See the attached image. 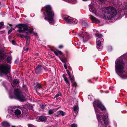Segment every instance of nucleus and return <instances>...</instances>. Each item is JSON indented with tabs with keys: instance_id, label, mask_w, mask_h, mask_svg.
Wrapping results in <instances>:
<instances>
[{
	"instance_id": "nucleus-1",
	"label": "nucleus",
	"mask_w": 127,
	"mask_h": 127,
	"mask_svg": "<svg viewBox=\"0 0 127 127\" xmlns=\"http://www.w3.org/2000/svg\"><path fill=\"white\" fill-rule=\"evenodd\" d=\"M102 16L106 19H110L116 14L117 11L114 8L111 6L103 8L102 9Z\"/></svg>"
},
{
	"instance_id": "nucleus-2",
	"label": "nucleus",
	"mask_w": 127,
	"mask_h": 127,
	"mask_svg": "<svg viewBox=\"0 0 127 127\" xmlns=\"http://www.w3.org/2000/svg\"><path fill=\"white\" fill-rule=\"evenodd\" d=\"M43 9L46 13V15L45 13H43L45 16L44 18L45 20H47L51 25L54 24L55 23V21L53 19L54 13L52 11L50 6V5H46L44 7Z\"/></svg>"
},
{
	"instance_id": "nucleus-3",
	"label": "nucleus",
	"mask_w": 127,
	"mask_h": 127,
	"mask_svg": "<svg viewBox=\"0 0 127 127\" xmlns=\"http://www.w3.org/2000/svg\"><path fill=\"white\" fill-rule=\"evenodd\" d=\"M125 65L124 62L121 57H120L116 61L115 64V70L117 74H123L125 73L123 69Z\"/></svg>"
},
{
	"instance_id": "nucleus-4",
	"label": "nucleus",
	"mask_w": 127,
	"mask_h": 127,
	"mask_svg": "<svg viewBox=\"0 0 127 127\" xmlns=\"http://www.w3.org/2000/svg\"><path fill=\"white\" fill-rule=\"evenodd\" d=\"M94 31L95 32H96L95 35L96 37H98L97 39V40H98L96 42L97 48L99 51H100L102 50V46L101 45V41H102V40H103V39L101 37L102 35V34H100L96 30H95Z\"/></svg>"
},
{
	"instance_id": "nucleus-5",
	"label": "nucleus",
	"mask_w": 127,
	"mask_h": 127,
	"mask_svg": "<svg viewBox=\"0 0 127 127\" xmlns=\"http://www.w3.org/2000/svg\"><path fill=\"white\" fill-rule=\"evenodd\" d=\"M11 66L6 63H3L0 65V72L5 74L10 72Z\"/></svg>"
},
{
	"instance_id": "nucleus-6",
	"label": "nucleus",
	"mask_w": 127,
	"mask_h": 127,
	"mask_svg": "<svg viewBox=\"0 0 127 127\" xmlns=\"http://www.w3.org/2000/svg\"><path fill=\"white\" fill-rule=\"evenodd\" d=\"M18 31L20 33L26 32L27 34L31 33L32 31L28 29V26L25 24H21L19 25Z\"/></svg>"
},
{
	"instance_id": "nucleus-7",
	"label": "nucleus",
	"mask_w": 127,
	"mask_h": 127,
	"mask_svg": "<svg viewBox=\"0 0 127 127\" xmlns=\"http://www.w3.org/2000/svg\"><path fill=\"white\" fill-rule=\"evenodd\" d=\"M14 94L17 99L23 102L25 100L24 96L19 89H15Z\"/></svg>"
},
{
	"instance_id": "nucleus-8",
	"label": "nucleus",
	"mask_w": 127,
	"mask_h": 127,
	"mask_svg": "<svg viewBox=\"0 0 127 127\" xmlns=\"http://www.w3.org/2000/svg\"><path fill=\"white\" fill-rule=\"evenodd\" d=\"M79 38L84 42H87L89 39V35L87 32H80L79 34Z\"/></svg>"
},
{
	"instance_id": "nucleus-9",
	"label": "nucleus",
	"mask_w": 127,
	"mask_h": 127,
	"mask_svg": "<svg viewBox=\"0 0 127 127\" xmlns=\"http://www.w3.org/2000/svg\"><path fill=\"white\" fill-rule=\"evenodd\" d=\"M64 19L66 22L68 24H76L78 21L75 19H74L68 16H66L63 18Z\"/></svg>"
},
{
	"instance_id": "nucleus-10",
	"label": "nucleus",
	"mask_w": 127,
	"mask_h": 127,
	"mask_svg": "<svg viewBox=\"0 0 127 127\" xmlns=\"http://www.w3.org/2000/svg\"><path fill=\"white\" fill-rule=\"evenodd\" d=\"M89 8L90 11L94 13L96 15H99L100 14L97 8V7L94 5L92 4L89 5Z\"/></svg>"
},
{
	"instance_id": "nucleus-11",
	"label": "nucleus",
	"mask_w": 127,
	"mask_h": 127,
	"mask_svg": "<svg viewBox=\"0 0 127 127\" xmlns=\"http://www.w3.org/2000/svg\"><path fill=\"white\" fill-rule=\"evenodd\" d=\"M89 16L90 17V19L93 23H97L100 22V21L98 19L92 15H89Z\"/></svg>"
},
{
	"instance_id": "nucleus-12",
	"label": "nucleus",
	"mask_w": 127,
	"mask_h": 127,
	"mask_svg": "<svg viewBox=\"0 0 127 127\" xmlns=\"http://www.w3.org/2000/svg\"><path fill=\"white\" fill-rule=\"evenodd\" d=\"M43 68L41 65H38L35 69V73L37 74L40 73L41 72Z\"/></svg>"
},
{
	"instance_id": "nucleus-13",
	"label": "nucleus",
	"mask_w": 127,
	"mask_h": 127,
	"mask_svg": "<svg viewBox=\"0 0 127 127\" xmlns=\"http://www.w3.org/2000/svg\"><path fill=\"white\" fill-rule=\"evenodd\" d=\"M66 114V113L65 112L62 111L60 110L57 112V115H56V116L57 117L60 115H61L63 116Z\"/></svg>"
},
{
	"instance_id": "nucleus-14",
	"label": "nucleus",
	"mask_w": 127,
	"mask_h": 127,
	"mask_svg": "<svg viewBox=\"0 0 127 127\" xmlns=\"http://www.w3.org/2000/svg\"><path fill=\"white\" fill-rule=\"evenodd\" d=\"M14 113L16 116L18 117H19V116L21 114V112L20 110L17 109L15 110Z\"/></svg>"
},
{
	"instance_id": "nucleus-15",
	"label": "nucleus",
	"mask_w": 127,
	"mask_h": 127,
	"mask_svg": "<svg viewBox=\"0 0 127 127\" xmlns=\"http://www.w3.org/2000/svg\"><path fill=\"white\" fill-rule=\"evenodd\" d=\"M2 125L4 127H9L10 124L8 122L6 121H3L1 123Z\"/></svg>"
},
{
	"instance_id": "nucleus-16",
	"label": "nucleus",
	"mask_w": 127,
	"mask_h": 127,
	"mask_svg": "<svg viewBox=\"0 0 127 127\" xmlns=\"http://www.w3.org/2000/svg\"><path fill=\"white\" fill-rule=\"evenodd\" d=\"M51 51L53 52L55 54V55H56L57 56L59 55H63V54L62 52L59 51H54L53 50H51Z\"/></svg>"
},
{
	"instance_id": "nucleus-17",
	"label": "nucleus",
	"mask_w": 127,
	"mask_h": 127,
	"mask_svg": "<svg viewBox=\"0 0 127 127\" xmlns=\"http://www.w3.org/2000/svg\"><path fill=\"white\" fill-rule=\"evenodd\" d=\"M23 115L25 116V117L27 116L28 114V112L27 110L25 108H23L22 109Z\"/></svg>"
},
{
	"instance_id": "nucleus-18",
	"label": "nucleus",
	"mask_w": 127,
	"mask_h": 127,
	"mask_svg": "<svg viewBox=\"0 0 127 127\" xmlns=\"http://www.w3.org/2000/svg\"><path fill=\"white\" fill-rule=\"evenodd\" d=\"M60 107H59L56 109H50L48 111L49 115H51L54 112L56 111Z\"/></svg>"
},
{
	"instance_id": "nucleus-19",
	"label": "nucleus",
	"mask_w": 127,
	"mask_h": 127,
	"mask_svg": "<svg viewBox=\"0 0 127 127\" xmlns=\"http://www.w3.org/2000/svg\"><path fill=\"white\" fill-rule=\"evenodd\" d=\"M39 119L40 121H45L47 119V118L45 116H43L39 117Z\"/></svg>"
},
{
	"instance_id": "nucleus-20",
	"label": "nucleus",
	"mask_w": 127,
	"mask_h": 127,
	"mask_svg": "<svg viewBox=\"0 0 127 127\" xmlns=\"http://www.w3.org/2000/svg\"><path fill=\"white\" fill-rule=\"evenodd\" d=\"M11 56H9L6 59V61L7 63L10 64L11 63Z\"/></svg>"
},
{
	"instance_id": "nucleus-21",
	"label": "nucleus",
	"mask_w": 127,
	"mask_h": 127,
	"mask_svg": "<svg viewBox=\"0 0 127 127\" xmlns=\"http://www.w3.org/2000/svg\"><path fill=\"white\" fill-rule=\"evenodd\" d=\"M26 39V45L28 46L30 42V38L29 36H26L25 37Z\"/></svg>"
},
{
	"instance_id": "nucleus-22",
	"label": "nucleus",
	"mask_w": 127,
	"mask_h": 127,
	"mask_svg": "<svg viewBox=\"0 0 127 127\" xmlns=\"http://www.w3.org/2000/svg\"><path fill=\"white\" fill-rule=\"evenodd\" d=\"M6 53L3 51V50H0V56H7L5 54Z\"/></svg>"
},
{
	"instance_id": "nucleus-23",
	"label": "nucleus",
	"mask_w": 127,
	"mask_h": 127,
	"mask_svg": "<svg viewBox=\"0 0 127 127\" xmlns=\"http://www.w3.org/2000/svg\"><path fill=\"white\" fill-rule=\"evenodd\" d=\"M35 87L36 90H37L41 88V86L39 84L37 83Z\"/></svg>"
},
{
	"instance_id": "nucleus-24",
	"label": "nucleus",
	"mask_w": 127,
	"mask_h": 127,
	"mask_svg": "<svg viewBox=\"0 0 127 127\" xmlns=\"http://www.w3.org/2000/svg\"><path fill=\"white\" fill-rule=\"evenodd\" d=\"M63 77L64 78V80L66 83H68V80L67 78L66 77V76L64 74H63Z\"/></svg>"
},
{
	"instance_id": "nucleus-25",
	"label": "nucleus",
	"mask_w": 127,
	"mask_h": 127,
	"mask_svg": "<svg viewBox=\"0 0 127 127\" xmlns=\"http://www.w3.org/2000/svg\"><path fill=\"white\" fill-rule=\"evenodd\" d=\"M82 26L83 27H87L88 26L87 24L85 21H83L82 22Z\"/></svg>"
},
{
	"instance_id": "nucleus-26",
	"label": "nucleus",
	"mask_w": 127,
	"mask_h": 127,
	"mask_svg": "<svg viewBox=\"0 0 127 127\" xmlns=\"http://www.w3.org/2000/svg\"><path fill=\"white\" fill-rule=\"evenodd\" d=\"M69 76L70 79V80L71 82H72L73 81H74V78L73 75H70V76Z\"/></svg>"
},
{
	"instance_id": "nucleus-27",
	"label": "nucleus",
	"mask_w": 127,
	"mask_h": 127,
	"mask_svg": "<svg viewBox=\"0 0 127 127\" xmlns=\"http://www.w3.org/2000/svg\"><path fill=\"white\" fill-rule=\"evenodd\" d=\"M78 107L77 106H75L73 107V110L75 113H76L78 110Z\"/></svg>"
},
{
	"instance_id": "nucleus-28",
	"label": "nucleus",
	"mask_w": 127,
	"mask_h": 127,
	"mask_svg": "<svg viewBox=\"0 0 127 127\" xmlns=\"http://www.w3.org/2000/svg\"><path fill=\"white\" fill-rule=\"evenodd\" d=\"M19 81L17 79H15L13 83L15 84H18L19 83Z\"/></svg>"
},
{
	"instance_id": "nucleus-29",
	"label": "nucleus",
	"mask_w": 127,
	"mask_h": 127,
	"mask_svg": "<svg viewBox=\"0 0 127 127\" xmlns=\"http://www.w3.org/2000/svg\"><path fill=\"white\" fill-rule=\"evenodd\" d=\"M17 35L18 36H19L22 38H23L24 37H25L26 36H25L24 35L21 34H17Z\"/></svg>"
},
{
	"instance_id": "nucleus-30",
	"label": "nucleus",
	"mask_w": 127,
	"mask_h": 127,
	"mask_svg": "<svg viewBox=\"0 0 127 127\" xmlns=\"http://www.w3.org/2000/svg\"><path fill=\"white\" fill-rule=\"evenodd\" d=\"M71 82H72V85L73 86L75 87L77 85V84L74 81Z\"/></svg>"
},
{
	"instance_id": "nucleus-31",
	"label": "nucleus",
	"mask_w": 127,
	"mask_h": 127,
	"mask_svg": "<svg viewBox=\"0 0 127 127\" xmlns=\"http://www.w3.org/2000/svg\"><path fill=\"white\" fill-rule=\"evenodd\" d=\"M60 57V56H59V57L60 59H61L63 63H65L66 61V59H63L62 58Z\"/></svg>"
},
{
	"instance_id": "nucleus-32",
	"label": "nucleus",
	"mask_w": 127,
	"mask_h": 127,
	"mask_svg": "<svg viewBox=\"0 0 127 127\" xmlns=\"http://www.w3.org/2000/svg\"><path fill=\"white\" fill-rule=\"evenodd\" d=\"M70 126L71 127H77V125L75 124H73L71 125Z\"/></svg>"
},
{
	"instance_id": "nucleus-33",
	"label": "nucleus",
	"mask_w": 127,
	"mask_h": 127,
	"mask_svg": "<svg viewBox=\"0 0 127 127\" xmlns=\"http://www.w3.org/2000/svg\"><path fill=\"white\" fill-rule=\"evenodd\" d=\"M122 77L124 78H127V75H126L125 74L122 75Z\"/></svg>"
},
{
	"instance_id": "nucleus-34",
	"label": "nucleus",
	"mask_w": 127,
	"mask_h": 127,
	"mask_svg": "<svg viewBox=\"0 0 127 127\" xmlns=\"http://www.w3.org/2000/svg\"><path fill=\"white\" fill-rule=\"evenodd\" d=\"M61 95V93H60L59 92L55 96V97L57 98L59 96Z\"/></svg>"
},
{
	"instance_id": "nucleus-35",
	"label": "nucleus",
	"mask_w": 127,
	"mask_h": 127,
	"mask_svg": "<svg viewBox=\"0 0 127 127\" xmlns=\"http://www.w3.org/2000/svg\"><path fill=\"white\" fill-rule=\"evenodd\" d=\"M28 108L31 110H33V107L32 106L30 105L28 106Z\"/></svg>"
},
{
	"instance_id": "nucleus-36",
	"label": "nucleus",
	"mask_w": 127,
	"mask_h": 127,
	"mask_svg": "<svg viewBox=\"0 0 127 127\" xmlns=\"http://www.w3.org/2000/svg\"><path fill=\"white\" fill-rule=\"evenodd\" d=\"M112 49V48L111 46H109L108 47V50L109 51H111Z\"/></svg>"
},
{
	"instance_id": "nucleus-37",
	"label": "nucleus",
	"mask_w": 127,
	"mask_h": 127,
	"mask_svg": "<svg viewBox=\"0 0 127 127\" xmlns=\"http://www.w3.org/2000/svg\"><path fill=\"white\" fill-rule=\"evenodd\" d=\"M4 25V23L3 22L0 23V29L1 28L2 26Z\"/></svg>"
},
{
	"instance_id": "nucleus-38",
	"label": "nucleus",
	"mask_w": 127,
	"mask_h": 127,
	"mask_svg": "<svg viewBox=\"0 0 127 127\" xmlns=\"http://www.w3.org/2000/svg\"><path fill=\"white\" fill-rule=\"evenodd\" d=\"M29 127H35L32 124H29L28 125Z\"/></svg>"
},
{
	"instance_id": "nucleus-39",
	"label": "nucleus",
	"mask_w": 127,
	"mask_h": 127,
	"mask_svg": "<svg viewBox=\"0 0 127 127\" xmlns=\"http://www.w3.org/2000/svg\"><path fill=\"white\" fill-rule=\"evenodd\" d=\"M28 48H26V47H25L23 49L24 52L25 51H28Z\"/></svg>"
},
{
	"instance_id": "nucleus-40",
	"label": "nucleus",
	"mask_w": 127,
	"mask_h": 127,
	"mask_svg": "<svg viewBox=\"0 0 127 127\" xmlns=\"http://www.w3.org/2000/svg\"><path fill=\"white\" fill-rule=\"evenodd\" d=\"M66 71H67V72L68 75L69 76H70V75H71L70 74V72H69V71L68 70H66Z\"/></svg>"
},
{
	"instance_id": "nucleus-41",
	"label": "nucleus",
	"mask_w": 127,
	"mask_h": 127,
	"mask_svg": "<svg viewBox=\"0 0 127 127\" xmlns=\"http://www.w3.org/2000/svg\"><path fill=\"white\" fill-rule=\"evenodd\" d=\"M3 56H0V60H2L4 59Z\"/></svg>"
},
{
	"instance_id": "nucleus-42",
	"label": "nucleus",
	"mask_w": 127,
	"mask_h": 127,
	"mask_svg": "<svg viewBox=\"0 0 127 127\" xmlns=\"http://www.w3.org/2000/svg\"><path fill=\"white\" fill-rule=\"evenodd\" d=\"M64 66L65 68V69H66L67 68V66L65 64H64Z\"/></svg>"
},
{
	"instance_id": "nucleus-43",
	"label": "nucleus",
	"mask_w": 127,
	"mask_h": 127,
	"mask_svg": "<svg viewBox=\"0 0 127 127\" xmlns=\"http://www.w3.org/2000/svg\"><path fill=\"white\" fill-rule=\"evenodd\" d=\"M12 31V29L11 28L8 31V34L10 33Z\"/></svg>"
},
{
	"instance_id": "nucleus-44",
	"label": "nucleus",
	"mask_w": 127,
	"mask_h": 127,
	"mask_svg": "<svg viewBox=\"0 0 127 127\" xmlns=\"http://www.w3.org/2000/svg\"><path fill=\"white\" fill-rule=\"evenodd\" d=\"M14 111L13 110H10V112L12 114H13V113L14 112Z\"/></svg>"
},
{
	"instance_id": "nucleus-45",
	"label": "nucleus",
	"mask_w": 127,
	"mask_h": 127,
	"mask_svg": "<svg viewBox=\"0 0 127 127\" xmlns=\"http://www.w3.org/2000/svg\"><path fill=\"white\" fill-rule=\"evenodd\" d=\"M66 84H67V85H68V88H70V84H69L68 83H68H66Z\"/></svg>"
},
{
	"instance_id": "nucleus-46",
	"label": "nucleus",
	"mask_w": 127,
	"mask_h": 127,
	"mask_svg": "<svg viewBox=\"0 0 127 127\" xmlns=\"http://www.w3.org/2000/svg\"><path fill=\"white\" fill-rule=\"evenodd\" d=\"M12 44H14L15 43V41L13 40H12Z\"/></svg>"
},
{
	"instance_id": "nucleus-47",
	"label": "nucleus",
	"mask_w": 127,
	"mask_h": 127,
	"mask_svg": "<svg viewBox=\"0 0 127 127\" xmlns=\"http://www.w3.org/2000/svg\"><path fill=\"white\" fill-rule=\"evenodd\" d=\"M18 59H17L15 61V63H17V62H18Z\"/></svg>"
},
{
	"instance_id": "nucleus-48",
	"label": "nucleus",
	"mask_w": 127,
	"mask_h": 127,
	"mask_svg": "<svg viewBox=\"0 0 127 127\" xmlns=\"http://www.w3.org/2000/svg\"><path fill=\"white\" fill-rule=\"evenodd\" d=\"M63 47V46L62 45H60L59 46V48H62Z\"/></svg>"
},
{
	"instance_id": "nucleus-49",
	"label": "nucleus",
	"mask_w": 127,
	"mask_h": 127,
	"mask_svg": "<svg viewBox=\"0 0 127 127\" xmlns=\"http://www.w3.org/2000/svg\"><path fill=\"white\" fill-rule=\"evenodd\" d=\"M126 55H127V53L126 54L123 55V56H126Z\"/></svg>"
},
{
	"instance_id": "nucleus-50",
	"label": "nucleus",
	"mask_w": 127,
	"mask_h": 127,
	"mask_svg": "<svg viewBox=\"0 0 127 127\" xmlns=\"http://www.w3.org/2000/svg\"><path fill=\"white\" fill-rule=\"evenodd\" d=\"M36 55H40L39 54V53H37L36 54Z\"/></svg>"
},
{
	"instance_id": "nucleus-51",
	"label": "nucleus",
	"mask_w": 127,
	"mask_h": 127,
	"mask_svg": "<svg viewBox=\"0 0 127 127\" xmlns=\"http://www.w3.org/2000/svg\"><path fill=\"white\" fill-rule=\"evenodd\" d=\"M108 1H109V2H111V0H109Z\"/></svg>"
},
{
	"instance_id": "nucleus-52",
	"label": "nucleus",
	"mask_w": 127,
	"mask_h": 127,
	"mask_svg": "<svg viewBox=\"0 0 127 127\" xmlns=\"http://www.w3.org/2000/svg\"><path fill=\"white\" fill-rule=\"evenodd\" d=\"M12 127H16L15 126H12Z\"/></svg>"
},
{
	"instance_id": "nucleus-53",
	"label": "nucleus",
	"mask_w": 127,
	"mask_h": 127,
	"mask_svg": "<svg viewBox=\"0 0 127 127\" xmlns=\"http://www.w3.org/2000/svg\"><path fill=\"white\" fill-rule=\"evenodd\" d=\"M82 0L83 1H86L87 0Z\"/></svg>"
},
{
	"instance_id": "nucleus-54",
	"label": "nucleus",
	"mask_w": 127,
	"mask_h": 127,
	"mask_svg": "<svg viewBox=\"0 0 127 127\" xmlns=\"http://www.w3.org/2000/svg\"><path fill=\"white\" fill-rule=\"evenodd\" d=\"M10 97L11 98H13V97H11L10 96Z\"/></svg>"
},
{
	"instance_id": "nucleus-55",
	"label": "nucleus",
	"mask_w": 127,
	"mask_h": 127,
	"mask_svg": "<svg viewBox=\"0 0 127 127\" xmlns=\"http://www.w3.org/2000/svg\"><path fill=\"white\" fill-rule=\"evenodd\" d=\"M34 34H35L37 35V33H34Z\"/></svg>"
},
{
	"instance_id": "nucleus-56",
	"label": "nucleus",
	"mask_w": 127,
	"mask_h": 127,
	"mask_svg": "<svg viewBox=\"0 0 127 127\" xmlns=\"http://www.w3.org/2000/svg\"><path fill=\"white\" fill-rule=\"evenodd\" d=\"M88 81H89V82H90V80H88Z\"/></svg>"
},
{
	"instance_id": "nucleus-57",
	"label": "nucleus",
	"mask_w": 127,
	"mask_h": 127,
	"mask_svg": "<svg viewBox=\"0 0 127 127\" xmlns=\"http://www.w3.org/2000/svg\"><path fill=\"white\" fill-rule=\"evenodd\" d=\"M42 108L43 109V108H43V107H42Z\"/></svg>"
}]
</instances>
